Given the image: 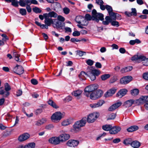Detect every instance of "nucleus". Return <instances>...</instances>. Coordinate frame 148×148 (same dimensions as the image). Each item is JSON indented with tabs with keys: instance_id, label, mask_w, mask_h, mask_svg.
Instances as JSON below:
<instances>
[{
	"instance_id": "obj_1",
	"label": "nucleus",
	"mask_w": 148,
	"mask_h": 148,
	"mask_svg": "<svg viewBox=\"0 0 148 148\" xmlns=\"http://www.w3.org/2000/svg\"><path fill=\"white\" fill-rule=\"evenodd\" d=\"M132 61L136 62L138 63L143 62V65L146 66H148V58H147L144 55L138 53L134 55L131 58Z\"/></svg>"
},
{
	"instance_id": "obj_2",
	"label": "nucleus",
	"mask_w": 148,
	"mask_h": 148,
	"mask_svg": "<svg viewBox=\"0 0 148 148\" xmlns=\"http://www.w3.org/2000/svg\"><path fill=\"white\" fill-rule=\"evenodd\" d=\"M86 121V118L84 117L81 120L76 122L73 125V130L78 131L80 130V128L84 126Z\"/></svg>"
},
{
	"instance_id": "obj_3",
	"label": "nucleus",
	"mask_w": 148,
	"mask_h": 148,
	"mask_svg": "<svg viewBox=\"0 0 148 148\" xmlns=\"http://www.w3.org/2000/svg\"><path fill=\"white\" fill-rule=\"evenodd\" d=\"M99 114L97 112H95L89 115L86 118V120L88 123L94 122L99 116Z\"/></svg>"
},
{
	"instance_id": "obj_4",
	"label": "nucleus",
	"mask_w": 148,
	"mask_h": 148,
	"mask_svg": "<svg viewBox=\"0 0 148 148\" xmlns=\"http://www.w3.org/2000/svg\"><path fill=\"white\" fill-rule=\"evenodd\" d=\"M98 85H92L86 87L84 90L85 95L87 97H89V93L91 92H93V91L97 89Z\"/></svg>"
},
{
	"instance_id": "obj_5",
	"label": "nucleus",
	"mask_w": 148,
	"mask_h": 148,
	"mask_svg": "<svg viewBox=\"0 0 148 148\" xmlns=\"http://www.w3.org/2000/svg\"><path fill=\"white\" fill-rule=\"evenodd\" d=\"M62 118V114L60 112L54 113L51 116V120L55 122H59Z\"/></svg>"
},
{
	"instance_id": "obj_6",
	"label": "nucleus",
	"mask_w": 148,
	"mask_h": 148,
	"mask_svg": "<svg viewBox=\"0 0 148 148\" xmlns=\"http://www.w3.org/2000/svg\"><path fill=\"white\" fill-rule=\"evenodd\" d=\"M86 70L88 74H92L96 76H98L101 73V72L99 70L95 69L92 67H88L86 69Z\"/></svg>"
},
{
	"instance_id": "obj_7",
	"label": "nucleus",
	"mask_w": 148,
	"mask_h": 148,
	"mask_svg": "<svg viewBox=\"0 0 148 148\" xmlns=\"http://www.w3.org/2000/svg\"><path fill=\"white\" fill-rule=\"evenodd\" d=\"M137 105L142 104L148 102V96H141L139 99L136 100Z\"/></svg>"
},
{
	"instance_id": "obj_8",
	"label": "nucleus",
	"mask_w": 148,
	"mask_h": 148,
	"mask_svg": "<svg viewBox=\"0 0 148 148\" xmlns=\"http://www.w3.org/2000/svg\"><path fill=\"white\" fill-rule=\"evenodd\" d=\"M75 20L76 22L79 24H81L82 25L86 26L88 24V22L83 17L79 16L77 17Z\"/></svg>"
},
{
	"instance_id": "obj_9",
	"label": "nucleus",
	"mask_w": 148,
	"mask_h": 148,
	"mask_svg": "<svg viewBox=\"0 0 148 148\" xmlns=\"http://www.w3.org/2000/svg\"><path fill=\"white\" fill-rule=\"evenodd\" d=\"M13 71L18 75H21L23 74L24 72V69L21 66L17 65L15 67L13 70Z\"/></svg>"
},
{
	"instance_id": "obj_10",
	"label": "nucleus",
	"mask_w": 148,
	"mask_h": 148,
	"mask_svg": "<svg viewBox=\"0 0 148 148\" xmlns=\"http://www.w3.org/2000/svg\"><path fill=\"white\" fill-rule=\"evenodd\" d=\"M49 141L50 143L55 145L59 144L61 142L59 136L52 137L49 139Z\"/></svg>"
},
{
	"instance_id": "obj_11",
	"label": "nucleus",
	"mask_w": 148,
	"mask_h": 148,
	"mask_svg": "<svg viewBox=\"0 0 148 148\" xmlns=\"http://www.w3.org/2000/svg\"><path fill=\"white\" fill-rule=\"evenodd\" d=\"M132 78V77L129 76L124 77L121 79L120 83L122 84H127L131 81Z\"/></svg>"
},
{
	"instance_id": "obj_12",
	"label": "nucleus",
	"mask_w": 148,
	"mask_h": 148,
	"mask_svg": "<svg viewBox=\"0 0 148 148\" xmlns=\"http://www.w3.org/2000/svg\"><path fill=\"white\" fill-rule=\"evenodd\" d=\"M53 26L54 28L57 29L60 28L63 26L62 23L57 19L53 20Z\"/></svg>"
},
{
	"instance_id": "obj_13",
	"label": "nucleus",
	"mask_w": 148,
	"mask_h": 148,
	"mask_svg": "<svg viewBox=\"0 0 148 148\" xmlns=\"http://www.w3.org/2000/svg\"><path fill=\"white\" fill-rule=\"evenodd\" d=\"M79 143V142L78 140H70L67 141L66 144L69 147H75L77 146Z\"/></svg>"
},
{
	"instance_id": "obj_14",
	"label": "nucleus",
	"mask_w": 148,
	"mask_h": 148,
	"mask_svg": "<svg viewBox=\"0 0 148 148\" xmlns=\"http://www.w3.org/2000/svg\"><path fill=\"white\" fill-rule=\"evenodd\" d=\"M116 90V89L115 88H111L105 94L104 96L106 97H108L112 96L115 93Z\"/></svg>"
},
{
	"instance_id": "obj_15",
	"label": "nucleus",
	"mask_w": 148,
	"mask_h": 148,
	"mask_svg": "<svg viewBox=\"0 0 148 148\" xmlns=\"http://www.w3.org/2000/svg\"><path fill=\"white\" fill-rule=\"evenodd\" d=\"M135 102H136V100H133L132 99L128 100L124 103L123 106L126 108H128L131 106L133 104L137 105Z\"/></svg>"
},
{
	"instance_id": "obj_16",
	"label": "nucleus",
	"mask_w": 148,
	"mask_h": 148,
	"mask_svg": "<svg viewBox=\"0 0 148 148\" xmlns=\"http://www.w3.org/2000/svg\"><path fill=\"white\" fill-rule=\"evenodd\" d=\"M29 137L30 135L29 134L24 133L18 137V140L20 142H23L27 139Z\"/></svg>"
},
{
	"instance_id": "obj_17",
	"label": "nucleus",
	"mask_w": 148,
	"mask_h": 148,
	"mask_svg": "<svg viewBox=\"0 0 148 148\" xmlns=\"http://www.w3.org/2000/svg\"><path fill=\"white\" fill-rule=\"evenodd\" d=\"M121 130V128L119 126H112L111 130L109 131L110 134H117Z\"/></svg>"
},
{
	"instance_id": "obj_18",
	"label": "nucleus",
	"mask_w": 148,
	"mask_h": 148,
	"mask_svg": "<svg viewBox=\"0 0 148 148\" xmlns=\"http://www.w3.org/2000/svg\"><path fill=\"white\" fill-rule=\"evenodd\" d=\"M104 20L103 15L100 13H98L97 14L94 18H92V20H95L98 23L99 20L103 21Z\"/></svg>"
},
{
	"instance_id": "obj_19",
	"label": "nucleus",
	"mask_w": 148,
	"mask_h": 148,
	"mask_svg": "<svg viewBox=\"0 0 148 148\" xmlns=\"http://www.w3.org/2000/svg\"><path fill=\"white\" fill-rule=\"evenodd\" d=\"M122 103L120 102H118L111 106L108 108V110L109 111H112L120 106Z\"/></svg>"
},
{
	"instance_id": "obj_20",
	"label": "nucleus",
	"mask_w": 148,
	"mask_h": 148,
	"mask_svg": "<svg viewBox=\"0 0 148 148\" xmlns=\"http://www.w3.org/2000/svg\"><path fill=\"white\" fill-rule=\"evenodd\" d=\"M127 92V90L125 89H121L116 94V96L119 98H121L126 95Z\"/></svg>"
},
{
	"instance_id": "obj_21",
	"label": "nucleus",
	"mask_w": 148,
	"mask_h": 148,
	"mask_svg": "<svg viewBox=\"0 0 148 148\" xmlns=\"http://www.w3.org/2000/svg\"><path fill=\"white\" fill-rule=\"evenodd\" d=\"M105 103L103 100H100L96 103L90 104V106L92 108H96L101 106Z\"/></svg>"
},
{
	"instance_id": "obj_22",
	"label": "nucleus",
	"mask_w": 148,
	"mask_h": 148,
	"mask_svg": "<svg viewBox=\"0 0 148 148\" xmlns=\"http://www.w3.org/2000/svg\"><path fill=\"white\" fill-rule=\"evenodd\" d=\"M61 142H62L68 140L70 137L69 134H61L59 136Z\"/></svg>"
},
{
	"instance_id": "obj_23",
	"label": "nucleus",
	"mask_w": 148,
	"mask_h": 148,
	"mask_svg": "<svg viewBox=\"0 0 148 148\" xmlns=\"http://www.w3.org/2000/svg\"><path fill=\"white\" fill-rule=\"evenodd\" d=\"M131 10L132 12H125V14L129 17H130L132 16H136L137 14L136 9L135 8H132Z\"/></svg>"
},
{
	"instance_id": "obj_24",
	"label": "nucleus",
	"mask_w": 148,
	"mask_h": 148,
	"mask_svg": "<svg viewBox=\"0 0 148 148\" xmlns=\"http://www.w3.org/2000/svg\"><path fill=\"white\" fill-rule=\"evenodd\" d=\"M32 0H25V2L23 1H19L18 3L19 5L22 7H25L27 5H30L31 4Z\"/></svg>"
},
{
	"instance_id": "obj_25",
	"label": "nucleus",
	"mask_w": 148,
	"mask_h": 148,
	"mask_svg": "<svg viewBox=\"0 0 148 148\" xmlns=\"http://www.w3.org/2000/svg\"><path fill=\"white\" fill-rule=\"evenodd\" d=\"M5 96H8L10 95V93L9 92L11 89L10 86L9 85L8 83H6L5 84Z\"/></svg>"
},
{
	"instance_id": "obj_26",
	"label": "nucleus",
	"mask_w": 148,
	"mask_h": 148,
	"mask_svg": "<svg viewBox=\"0 0 148 148\" xmlns=\"http://www.w3.org/2000/svg\"><path fill=\"white\" fill-rule=\"evenodd\" d=\"M47 120L46 119H42L35 122V125L37 126H40L45 123Z\"/></svg>"
},
{
	"instance_id": "obj_27",
	"label": "nucleus",
	"mask_w": 148,
	"mask_h": 148,
	"mask_svg": "<svg viewBox=\"0 0 148 148\" xmlns=\"http://www.w3.org/2000/svg\"><path fill=\"white\" fill-rule=\"evenodd\" d=\"M85 75L88 76L87 72L86 73L84 71H82L79 75V77L81 80H85L86 79Z\"/></svg>"
},
{
	"instance_id": "obj_28",
	"label": "nucleus",
	"mask_w": 148,
	"mask_h": 148,
	"mask_svg": "<svg viewBox=\"0 0 148 148\" xmlns=\"http://www.w3.org/2000/svg\"><path fill=\"white\" fill-rule=\"evenodd\" d=\"M140 143L137 140H135L132 141L131 144V145L134 148H138L140 146Z\"/></svg>"
},
{
	"instance_id": "obj_29",
	"label": "nucleus",
	"mask_w": 148,
	"mask_h": 148,
	"mask_svg": "<svg viewBox=\"0 0 148 148\" xmlns=\"http://www.w3.org/2000/svg\"><path fill=\"white\" fill-rule=\"evenodd\" d=\"M82 92V91L81 90H77L73 91L72 92V94L75 97H79L81 96Z\"/></svg>"
},
{
	"instance_id": "obj_30",
	"label": "nucleus",
	"mask_w": 148,
	"mask_h": 148,
	"mask_svg": "<svg viewBox=\"0 0 148 148\" xmlns=\"http://www.w3.org/2000/svg\"><path fill=\"white\" fill-rule=\"evenodd\" d=\"M138 128V126L133 125L128 128L127 129V130L129 132H132L137 130Z\"/></svg>"
},
{
	"instance_id": "obj_31",
	"label": "nucleus",
	"mask_w": 148,
	"mask_h": 148,
	"mask_svg": "<svg viewBox=\"0 0 148 148\" xmlns=\"http://www.w3.org/2000/svg\"><path fill=\"white\" fill-rule=\"evenodd\" d=\"M53 21L51 18H47L45 20V23L47 26H50L51 24H53Z\"/></svg>"
},
{
	"instance_id": "obj_32",
	"label": "nucleus",
	"mask_w": 148,
	"mask_h": 148,
	"mask_svg": "<svg viewBox=\"0 0 148 148\" xmlns=\"http://www.w3.org/2000/svg\"><path fill=\"white\" fill-rule=\"evenodd\" d=\"M13 56L15 58L17 62H21V61H19L20 59L19 57L20 56V54L17 52H14L13 53Z\"/></svg>"
},
{
	"instance_id": "obj_33",
	"label": "nucleus",
	"mask_w": 148,
	"mask_h": 148,
	"mask_svg": "<svg viewBox=\"0 0 148 148\" xmlns=\"http://www.w3.org/2000/svg\"><path fill=\"white\" fill-rule=\"evenodd\" d=\"M132 67L129 66L121 69V72L122 73H123L130 71L132 70Z\"/></svg>"
},
{
	"instance_id": "obj_34",
	"label": "nucleus",
	"mask_w": 148,
	"mask_h": 148,
	"mask_svg": "<svg viewBox=\"0 0 148 148\" xmlns=\"http://www.w3.org/2000/svg\"><path fill=\"white\" fill-rule=\"evenodd\" d=\"M48 103L49 105L53 108L57 109L59 108V107L56 105V103L52 100L49 99L48 101Z\"/></svg>"
},
{
	"instance_id": "obj_35",
	"label": "nucleus",
	"mask_w": 148,
	"mask_h": 148,
	"mask_svg": "<svg viewBox=\"0 0 148 148\" xmlns=\"http://www.w3.org/2000/svg\"><path fill=\"white\" fill-rule=\"evenodd\" d=\"M112 127V126L110 125H106L102 126V128L106 131H110Z\"/></svg>"
},
{
	"instance_id": "obj_36",
	"label": "nucleus",
	"mask_w": 148,
	"mask_h": 148,
	"mask_svg": "<svg viewBox=\"0 0 148 148\" xmlns=\"http://www.w3.org/2000/svg\"><path fill=\"white\" fill-rule=\"evenodd\" d=\"M94 91L96 95H97L98 98H99L101 97L103 93V92L100 90H94Z\"/></svg>"
},
{
	"instance_id": "obj_37",
	"label": "nucleus",
	"mask_w": 148,
	"mask_h": 148,
	"mask_svg": "<svg viewBox=\"0 0 148 148\" xmlns=\"http://www.w3.org/2000/svg\"><path fill=\"white\" fill-rule=\"evenodd\" d=\"M35 146V144L34 143H28L25 146L24 148H34Z\"/></svg>"
},
{
	"instance_id": "obj_38",
	"label": "nucleus",
	"mask_w": 148,
	"mask_h": 148,
	"mask_svg": "<svg viewBox=\"0 0 148 148\" xmlns=\"http://www.w3.org/2000/svg\"><path fill=\"white\" fill-rule=\"evenodd\" d=\"M132 142V140L131 138H128L127 139L125 140L123 142V143L125 145H128L131 144Z\"/></svg>"
},
{
	"instance_id": "obj_39",
	"label": "nucleus",
	"mask_w": 148,
	"mask_h": 148,
	"mask_svg": "<svg viewBox=\"0 0 148 148\" xmlns=\"http://www.w3.org/2000/svg\"><path fill=\"white\" fill-rule=\"evenodd\" d=\"M71 123V121L67 119L63 121L62 123V125L63 126H66L69 125Z\"/></svg>"
},
{
	"instance_id": "obj_40",
	"label": "nucleus",
	"mask_w": 148,
	"mask_h": 148,
	"mask_svg": "<svg viewBox=\"0 0 148 148\" xmlns=\"http://www.w3.org/2000/svg\"><path fill=\"white\" fill-rule=\"evenodd\" d=\"M116 116V114L114 113H112L108 115L107 120H112L114 119Z\"/></svg>"
},
{
	"instance_id": "obj_41",
	"label": "nucleus",
	"mask_w": 148,
	"mask_h": 148,
	"mask_svg": "<svg viewBox=\"0 0 148 148\" xmlns=\"http://www.w3.org/2000/svg\"><path fill=\"white\" fill-rule=\"evenodd\" d=\"M58 16V14L54 11L50 12L49 13V17L50 18H56Z\"/></svg>"
},
{
	"instance_id": "obj_42",
	"label": "nucleus",
	"mask_w": 148,
	"mask_h": 148,
	"mask_svg": "<svg viewBox=\"0 0 148 148\" xmlns=\"http://www.w3.org/2000/svg\"><path fill=\"white\" fill-rule=\"evenodd\" d=\"M139 92V91L138 89H135L131 90V93L132 95L135 96L138 95Z\"/></svg>"
},
{
	"instance_id": "obj_43",
	"label": "nucleus",
	"mask_w": 148,
	"mask_h": 148,
	"mask_svg": "<svg viewBox=\"0 0 148 148\" xmlns=\"http://www.w3.org/2000/svg\"><path fill=\"white\" fill-rule=\"evenodd\" d=\"M90 97V99L92 100H96L98 99L94 91L91 93Z\"/></svg>"
},
{
	"instance_id": "obj_44",
	"label": "nucleus",
	"mask_w": 148,
	"mask_h": 148,
	"mask_svg": "<svg viewBox=\"0 0 148 148\" xmlns=\"http://www.w3.org/2000/svg\"><path fill=\"white\" fill-rule=\"evenodd\" d=\"M110 77V75L109 74H105L102 75L101 78L102 80H105L109 78Z\"/></svg>"
},
{
	"instance_id": "obj_45",
	"label": "nucleus",
	"mask_w": 148,
	"mask_h": 148,
	"mask_svg": "<svg viewBox=\"0 0 148 148\" xmlns=\"http://www.w3.org/2000/svg\"><path fill=\"white\" fill-rule=\"evenodd\" d=\"M19 12L21 15L24 16L26 15L27 11L25 9L21 8L19 10Z\"/></svg>"
},
{
	"instance_id": "obj_46",
	"label": "nucleus",
	"mask_w": 148,
	"mask_h": 148,
	"mask_svg": "<svg viewBox=\"0 0 148 148\" xmlns=\"http://www.w3.org/2000/svg\"><path fill=\"white\" fill-rule=\"evenodd\" d=\"M109 14L111 17V18L113 19L114 20H115L116 19V14L112 12H110Z\"/></svg>"
},
{
	"instance_id": "obj_47",
	"label": "nucleus",
	"mask_w": 148,
	"mask_h": 148,
	"mask_svg": "<svg viewBox=\"0 0 148 148\" xmlns=\"http://www.w3.org/2000/svg\"><path fill=\"white\" fill-rule=\"evenodd\" d=\"M54 126L52 124L47 125L45 126V129L47 130H51L53 129Z\"/></svg>"
},
{
	"instance_id": "obj_48",
	"label": "nucleus",
	"mask_w": 148,
	"mask_h": 148,
	"mask_svg": "<svg viewBox=\"0 0 148 148\" xmlns=\"http://www.w3.org/2000/svg\"><path fill=\"white\" fill-rule=\"evenodd\" d=\"M32 10L34 12L36 13H40L42 11L40 9L36 7L33 8Z\"/></svg>"
},
{
	"instance_id": "obj_49",
	"label": "nucleus",
	"mask_w": 148,
	"mask_h": 148,
	"mask_svg": "<svg viewBox=\"0 0 148 148\" xmlns=\"http://www.w3.org/2000/svg\"><path fill=\"white\" fill-rule=\"evenodd\" d=\"M106 9L108 11V13L113 11L112 8V7L108 5H106Z\"/></svg>"
},
{
	"instance_id": "obj_50",
	"label": "nucleus",
	"mask_w": 148,
	"mask_h": 148,
	"mask_svg": "<svg viewBox=\"0 0 148 148\" xmlns=\"http://www.w3.org/2000/svg\"><path fill=\"white\" fill-rule=\"evenodd\" d=\"M118 79L117 77L116 76H114L112 77L110 81V83H113L115 82Z\"/></svg>"
},
{
	"instance_id": "obj_51",
	"label": "nucleus",
	"mask_w": 148,
	"mask_h": 148,
	"mask_svg": "<svg viewBox=\"0 0 148 148\" xmlns=\"http://www.w3.org/2000/svg\"><path fill=\"white\" fill-rule=\"evenodd\" d=\"M5 92L4 91V88L3 87H0V94L3 95L4 97H7V96H5Z\"/></svg>"
},
{
	"instance_id": "obj_52",
	"label": "nucleus",
	"mask_w": 148,
	"mask_h": 148,
	"mask_svg": "<svg viewBox=\"0 0 148 148\" xmlns=\"http://www.w3.org/2000/svg\"><path fill=\"white\" fill-rule=\"evenodd\" d=\"M85 18L87 21H90L92 20V16L91 17L89 14H87L85 15Z\"/></svg>"
},
{
	"instance_id": "obj_53",
	"label": "nucleus",
	"mask_w": 148,
	"mask_h": 148,
	"mask_svg": "<svg viewBox=\"0 0 148 148\" xmlns=\"http://www.w3.org/2000/svg\"><path fill=\"white\" fill-rule=\"evenodd\" d=\"M77 55H79L80 56H82L86 54L85 52L80 51H77Z\"/></svg>"
},
{
	"instance_id": "obj_54",
	"label": "nucleus",
	"mask_w": 148,
	"mask_h": 148,
	"mask_svg": "<svg viewBox=\"0 0 148 148\" xmlns=\"http://www.w3.org/2000/svg\"><path fill=\"white\" fill-rule=\"evenodd\" d=\"M72 99V97L70 96H68L64 99V101L65 102H68L69 101L71 100Z\"/></svg>"
},
{
	"instance_id": "obj_55",
	"label": "nucleus",
	"mask_w": 148,
	"mask_h": 148,
	"mask_svg": "<svg viewBox=\"0 0 148 148\" xmlns=\"http://www.w3.org/2000/svg\"><path fill=\"white\" fill-rule=\"evenodd\" d=\"M53 6L54 7V10H56V9H58L60 7V4L58 2H55L53 4Z\"/></svg>"
},
{
	"instance_id": "obj_56",
	"label": "nucleus",
	"mask_w": 148,
	"mask_h": 148,
	"mask_svg": "<svg viewBox=\"0 0 148 148\" xmlns=\"http://www.w3.org/2000/svg\"><path fill=\"white\" fill-rule=\"evenodd\" d=\"M88 76L90 77V79L92 81L94 80L96 78V76L92 74H88Z\"/></svg>"
},
{
	"instance_id": "obj_57",
	"label": "nucleus",
	"mask_w": 148,
	"mask_h": 148,
	"mask_svg": "<svg viewBox=\"0 0 148 148\" xmlns=\"http://www.w3.org/2000/svg\"><path fill=\"white\" fill-rule=\"evenodd\" d=\"M111 25L113 26L118 27L119 26V23L116 21H113L111 22Z\"/></svg>"
},
{
	"instance_id": "obj_58",
	"label": "nucleus",
	"mask_w": 148,
	"mask_h": 148,
	"mask_svg": "<svg viewBox=\"0 0 148 148\" xmlns=\"http://www.w3.org/2000/svg\"><path fill=\"white\" fill-rule=\"evenodd\" d=\"M42 112V109L38 108L35 111V114L36 115H38Z\"/></svg>"
},
{
	"instance_id": "obj_59",
	"label": "nucleus",
	"mask_w": 148,
	"mask_h": 148,
	"mask_svg": "<svg viewBox=\"0 0 148 148\" xmlns=\"http://www.w3.org/2000/svg\"><path fill=\"white\" fill-rule=\"evenodd\" d=\"M86 63L90 66H92L94 62L90 59L88 60L86 62Z\"/></svg>"
},
{
	"instance_id": "obj_60",
	"label": "nucleus",
	"mask_w": 148,
	"mask_h": 148,
	"mask_svg": "<svg viewBox=\"0 0 148 148\" xmlns=\"http://www.w3.org/2000/svg\"><path fill=\"white\" fill-rule=\"evenodd\" d=\"M57 18V20L60 21L64 22L65 20L64 18L61 16H58Z\"/></svg>"
},
{
	"instance_id": "obj_61",
	"label": "nucleus",
	"mask_w": 148,
	"mask_h": 148,
	"mask_svg": "<svg viewBox=\"0 0 148 148\" xmlns=\"http://www.w3.org/2000/svg\"><path fill=\"white\" fill-rule=\"evenodd\" d=\"M31 83L33 85H35L38 84V82L37 80L35 79H33L31 81Z\"/></svg>"
},
{
	"instance_id": "obj_62",
	"label": "nucleus",
	"mask_w": 148,
	"mask_h": 148,
	"mask_svg": "<svg viewBox=\"0 0 148 148\" xmlns=\"http://www.w3.org/2000/svg\"><path fill=\"white\" fill-rule=\"evenodd\" d=\"M92 18H94L96 16V15L98 13L97 12L96 10L95 9H93L92 11Z\"/></svg>"
},
{
	"instance_id": "obj_63",
	"label": "nucleus",
	"mask_w": 148,
	"mask_h": 148,
	"mask_svg": "<svg viewBox=\"0 0 148 148\" xmlns=\"http://www.w3.org/2000/svg\"><path fill=\"white\" fill-rule=\"evenodd\" d=\"M143 76L144 79L148 80V73H144L143 74Z\"/></svg>"
},
{
	"instance_id": "obj_64",
	"label": "nucleus",
	"mask_w": 148,
	"mask_h": 148,
	"mask_svg": "<svg viewBox=\"0 0 148 148\" xmlns=\"http://www.w3.org/2000/svg\"><path fill=\"white\" fill-rule=\"evenodd\" d=\"M64 13L66 14H68L69 13L70 10L69 9L67 8H65L63 9Z\"/></svg>"
}]
</instances>
